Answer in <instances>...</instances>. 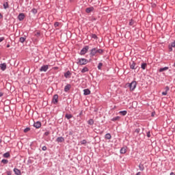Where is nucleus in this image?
<instances>
[{"label": "nucleus", "instance_id": "nucleus-34", "mask_svg": "<svg viewBox=\"0 0 175 175\" xmlns=\"http://www.w3.org/2000/svg\"><path fill=\"white\" fill-rule=\"evenodd\" d=\"M31 13H33V14H36V13H38V10H36V8H33L31 10Z\"/></svg>", "mask_w": 175, "mask_h": 175}, {"label": "nucleus", "instance_id": "nucleus-48", "mask_svg": "<svg viewBox=\"0 0 175 175\" xmlns=\"http://www.w3.org/2000/svg\"><path fill=\"white\" fill-rule=\"evenodd\" d=\"M162 95H163L164 96H166V95H167V92H165H165H162Z\"/></svg>", "mask_w": 175, "mask_h": 175}, {"label": "nucleus", "instance_id": "nucleus-11", "mask_svg": "<svg viewBox=\"0 0 175 175\" xmlns=\"http://www.w3.org/2000/svg\"><path fill=\"white\" fill-rule=\"evenodd\" d=\"M70 88H72V85L70 84H67L65 87H64V92H68Z\"/></svg>", "mask_w": 175, "mask_h": 175}, {"label": "nucleus", "instance_id": "nucleus-51", "mask_svg": "<svg viewBox=\"0 0 175 175\" xmlns=\"http://www.w3.org/2000/svg\"><path fill=\"white\" fill-rule=\"evenodd\" d=\"M151 116H152V117H154V116H155V112L154 111L152 112Z\"/></svg>", "mask_w": 175, "mask_h": 175}, {"label": "nucleus", "instance_id": "nucleus-27", "mask_svg": "<svg viewBox=\"0 0 175 175\" xmlns=\"http://www.w3.org/2000/svg\"><path fill=\"white\" fill-rule=\"evenodd\" d=\"M3 6L4 9H8V8H9V3H8V2L4 3L3 4Z\"/></svg>", "mask_w": 175, "mask_h": 175}, {"label": "nucleus", "instance_id": "nucleus-42", "mask_svg": "<svg viewBox=\"0 0 175 175\" xmlns=\"http://www.w3.org/2000/svg\"><path fill=\"white\" fill-rule=\"evenodd\" d=\"M42 151H46L47 150V146H42Z\"/></svg>", "mask_w": 175, "mask_h": 175}, {"label": "nucleus", "instance_id": "nucleus-58", "mask_svg": "<svg viewBox=\"0 0 175 175\" xmlns=\"http://www.w3.org/2000/svg\"><path fill=\"white\" fill-rule=\"evenodd\" d=\"M0 143H2V139H0Z\"/></svg>", "mask_w": 175, "mask_h": 175}, {"label": "nucleus", "instance_id": "nucleus-35", "mask_svg": "<svg viewBox=\"0 0 175 175\" xmlns=\"http://www.w3.org/2000/svg\"><path fill=\"white\" fill-rule=\"evenodd\" d=\"M31 163H33V160L29 159L27 160V165H31Z\"/></svg>", "mask_w": 175, "mask_h": 175}, {"label": "nucleus", "instance_id": "nucleus-33", "mask_svg": "<svg viewBox=\"0 0 175 175\" xmlns=\"http://www.w3.org/2000/svg\"><path fill=\"white\" fill-rule=\"evenodd\" d=\"M29 131H31V129L29 127H26L24 130L23 132L25 133H27V132H29Z\"/></svg>", "mask_w": 175, "mask_h": 175}, {"label": "nucleus", "instance_id": "nucleus-18", "mask_svg": "<svg viewBox=\"0 0 175 175\" xmlns=\"http://www.w3.org/2000/svg\"><path fill=\"white\" fill-rule=\"evenodd\" d=\"M120 152V154H126V147L121 148Z\"/></svg>", "mask_w": 175, "mask_h": 175}, {"label": "nucleus", "instance_id": "nucleus-54", "mask_svg": "<svg viewBox=\"0 0 175 175\" xmlns=\"http://www.w3.org/2000/svg\"><path fill=\"white\" fill-rule=\"evenodd\" d=\"M135 175H142V173L140 172H139Z\"/></svg>", "mask_w": 175, "mask_h": 175}, {"label": "nucleus", "instance_id": "nucleus-24", "mask_svg": "<svg viewBox=\"0 0 175 175\" xmlns=\"http://www.w3.org/2000/svg\"><path fill=\"white\" fill-rule=\"evenodd\" d=\"M102 66H103V63L102 62L98 63V65L97 66L98 70H102Z\"/></svg>", "mask_w": 175, "mask_h": 175}, {"label": "nucleus", "instance_id": "nucleus-7", "mask_svg": "<svg viewBox=\"0 0 175 175\" xmlns=\"http://www.w3.org/2000/svg\"><path fill=\"white\" fill-rule=\"evenodd\" d=\"M33 126L34 128H36V129H39V128L42 126V122H40V121H37L34 122Z\"/></svg>", "mask_w": 175, "mask_h": 175}, {"label": "nucleus", "instance_id": "nucleus-31", "mask_svg": "<svg viewBox=\"0 0 175 175\" xmlns=\"http://www.w3.org/2000/svg\"><path fill=\"white\" fill-rule=\"evenodd\" d=\"M9 163V161L8 159H2L1 160V163H4V165H6V163Z\"/></svg>", "mask_w": 175, "mask_h": 175}, {"label": "nucleus", "instance_id": "nucleus-2", "mask_svg": "<svg viewBox=\"0 0 175 175\" xmlns=\"http://www.w3.org/2000/svg\"><path fill=\"white\" fill-rule=\"evenodd\" d=\"M137 85V82L136 81H133L131 83H127L126 87H129L130 91H135Z\"/></svg>", "mask_w": 175, "mask_h": 175}, {"label": "nucleus", "instance_id": "nucleus-30", "mask_svg": "<svg viewBox=\"0 0 175 175\" xmlns=\"http://www.w3.org/2000/svg\"><path fill=\"white\" fill-rule=\"evenodd\" d=\"M120 116H116L111 119V121H118L120 120Z\"/></svg>", "mask_w": 175, "mask_h": 175}, {"label": "nucleus", "instance_id": "nucleus-23", "mask_svg": "<svg viewBox=\"0 0 175 175\" xmlns=\"http://www.w3.org/2000/svg\"><path fill=\"white\" fill-rule=\"evenodd\" d=\"M139 170H141V172H143V170H144V165L140 163L138 166Z\"/></svg>", "mask_w": 175, "mask_h": 175}, {"label": "nucleus", "instance_id": "nucleus-47", "mask_svg": "<svg viewBox=\"0 0 175 175\" xmlns=\"http://www.w3.org/2000/svg\"><path fill=\"white\" fill-rule=\"evenodd\" d=\"M169 90H170V88H169V86H166V87H165V92H167V91H169Z\"/></svg>", "mask_w": 175, "mask_h": 175}, {"label": "nucleus", "instance_id": "nucleus-8", "mask_svg": "<svg viewBox=\"0 0 175 175\" xmlns=\"http://www.w3.org/2000/svg\"><path fill=\"white\" fill-rule=\"evenodd\" d=\"M52 102L54 105H57V103H58V94H55L53 96Z\"/></svg>", "mask_w": 175, "mask_h": 175}, {"label": "nucleus", "instance_id": "nucleus-5", "mask_svg": "<svg viewBox=\"0 0 175 175\" xmlns=\"http://www.w3.org/2000/svg\"><path fill=\"white\" fill-rule=\"evenodd\" d=\"M130 68L133 69V70H135V69H137V65H136V63L135 62H131L129 63Z\"/></svg>", "mask_w": 175, "mask_h": 175}, {"label": "nucleus", "instance_id": "nucleus-13", "mask_svg": "<svg viewBox=\"0 0 175 175\" xmlns=\"http://www.w3.org/2000/svg\"><path fill=\"white\" fill-rule=\"evenodd\" d=\"M90 94H91V90H90V89L83 90V95L87 96Z\"/></svg>", "mask_w": 175, "mask_h": 175}, {"label": "nucleus", "instance_id": "nucleus-53", "mask_svg": "<svg viewBox=\"0 0 175 175\" xmlns=\"http://www.w3.org/2000/svg\"><path fill=\"white\" fill-rule=\"evenodd\" d=\"M1 18H3V15H2V14L0 13V19Z\"/></svg>", "mask_w": 175, "mask_h": 175}, {"label": "nucleus", "instance_id": "nucleus-16", "mask_svg": "<svg viewBox=\"0 0 175 175\" xmlns=\"http://www.w3.org/2000/svg\"><path fill=\"white\" fill-rule=\"evenodd\" d=\"M14 173L16 175H21V171L17 168L14 169Z\"/></svg>", "mask_w": 175, "mask_h": 175}, {"label": "nucleus", "instance_id": "nucleus-39", "mask_svg": "<svg viewBox=\"0 0 175 175\" xmlns=\"http://www.w3.org/2000/svg\"><path fill=\"white\" fill-rule=\"evenodd\" d=\"M146 136H147V137H151V132L150 131H148L146 133Z\"/></svg>", "mask_w": 175, "mask_h": 175}, {"label": "nucleus", "instance_id": "nucleus-22", "mask_svg": "<svg viewBox=\"0 0 175 175\" xmlns=\"http://www.w3.org/2000/svg\"><path fill=\"white\" fill-rule=\"evenodd\" d=\"M105 139L107 140H110L111 139V135L110 133H107L105 136Z\"/></svg>", "mask_w": 175, "mask_h": 175}, {"label": "nucleus", "instance_id": "nucleus-10", "mask_svg": "<svg viewBox=\"0 0 175 175\" xmlns=\"http://www.w3.org/2000/svg\"><path fill=\"white\" fill-rule=\"evenodd\" d=\"M72 76V72H70L69 70H68L66 72L64 73V77L66 79H70Z\"/></svg>", "mask_w": 175, "mask_h": 175}, {"label": "nucleus", "instance_id": "nucleus-40", "mask_svg": "<svg viewBox=\"0 0 175 175\" xmlns=\"http://www.w3.org/2000/svg\"><path fill=\"white\" fill-rule=\"evenodd\" d=\"M54 27H55V28H57V27H59V23L58 22H55L54 23Z\"/></svg>", "mask_w": 175, "mask_h": 175}, {"label": "nucleus", "instance_id": "nucleus-21", "mask_svg": "<svg viewBox=\"0 0 175 175\" xmlns=\"http://www.w3.org/2000/svg\"><path fill=\"white\" fill-rule=\"evenodd\" d=\"M65 118L68 120H70V118H73V115L72 114H68V113H66L65 115Z\"/></svg>", "mask_w": 175, "mask_h": 175}, {"label": "nucleus", "instance_id": "nucleus-1", "mask_svg": "<svg viewBox=\"0 0 175 175\" xmlns=\"http://www.w3.org/2000/svg\"><path fill=\"white\" fill-rule=\"evenodd\" d=\"M103 49H98V48H92L90 50V57H95L96 54H100L102 55L103 54Z\"/></svg>", "mask_w": 175, "mask_h": 175}, {"label": "nucleus", "instance_id": "nucleus-56", "mask_svg": "<svg viewBox=\"0 0 175 175\" xmlns=\"http://www.w3.org/2000/svg\"><path fill=\"white\" fill-rule=\"evenodd\" d=\"M8 48H9V47H10V44H7V46H6Z\"/></svg>", "mask_w": 175, "mask_h": 175}, {"label": "nucleus", "instance_id": "nucleus-57", "mask_svg": "<svg viewBox=\"0 0 175 175\" xmlns=\"http://www.w3.org/2000/svg\"><path fill=\"white\" fill-rule=\"evenodd\" d=\"M96 20V18H93V21H95Z\"/></svg>", "mask_w": 175, "mask_h": 175}, {"label": "nucleus", "instance_id": "nucleus-26", "mask_svg": "<svg viewBox=\"0 0 175 175\" xmlns=\"http://www.w3.org/2000/svg\"><path fill=\"white\" fill-rule=\"evenodd\" d=\"M94 119H90L88 121V125H94Z\"/></svg>", "mask_w": 175, "mask_h": 175}, {"label": "nucleus", "instance_id": "nucleus-25", "mask_svg": "<svg viewBox=\"0 0 175 175\" xmlns=\"http://www.w3.org/2000/svg\"><path fill=\"white\" fill-rule=\"evenodd\" d=\"M90 70L87 67H84L81 70V73H85V72H88Z\"/></svg>", "mask_w": 175, "mask_h": 175}, {"label": "nucleus", "instance_id": "nucleus-59", "mask_svg": "<svg viewBox=\"0 0 175 175\" xmlns=\"http://www.w3.org/2000/svg\"><path fill=\"white\" fill-rule=\"evenodd\" d=\"M173 66H174V68H175V62H174V64Z\"/></svg>", "mask_w": 175, "mask_h": 175}, {"label": "nucleus", "instance_id": "nucleus-45", "mask_svg": "<svg viewBox=\"0 0 175 175\" xmlns=\"http://www.w3.org/2000/svg\"><path fill=\"white\" fill-rule=\"evenodd\" d=\"M81 116H83V111H81L77 117H81Z\"/></svg>", "mask_w": 175, "mask_h": 175}, {"label": "nucleus", "instance_id": "nucleus-32", "mask_svg": "<svg viewBox=\"0 0 175 175\" xmlns=\"http://www.w3.org/2000/svg\"><path fill=\"white\" fill-rule=\"evenodd\" d=\"M133 24H135V21H133V19H131L129 21V25L132 27V25H133Z\"/></svg>", "mask_w": 175, "mask_h": 175}, {"label": "nucleus", "instance_id": "nucleus-43", "mask_svg": "<svg viewBox=\"0 0 175 175\" xmlns=\"http://www.w3.org/2000/svg\"><path fill=\"white\" fill-rule=\"evenodd\" d=\"M135 132V133H140V129H136Z\"/></svg>", "mask_w": 175, "mask_h": 175}, {"label": "nucleus", "instance_id": "nucleus-44", "mask_svg": "<svg viewBox=\"0 0 175 175\" xmlns=\"http://www.w3.org/2000/svg\"><path fill=\"white\" fill-rule=\"evenodd\" d=\"M5 40V37H1L0 38V43L3 42Z\"/></svg>", "mask_w": 175, "mask_h": 175}, {"label": "nucleus", "instance_id": "nucleus-15", "mask_svg": "<svg viewBox=\"0 0 175 175\" xmlns=\"http://www.w3.org/2000/svg\"><path fill=\"white\" fill-rule=\"evenodd\" d=\"M25 40H27V36H24L23 37H21L19 38L20 43H24V42H25Z\"/></svg>", "mask_w": 175, "mask_h": 175}, {"label": "nucleus", "instance_id": "nucleus-50", "mask_svg": "<svg viewBox=\"0 0 175 175\" xmlns=\"http://www.w3.org/2000/svg\"><path fill=\"white\" fill-rule=\"evenodd\" d=\"M36 36H40V32H37L36 33Z\"/></svg>", "mask_w": 175, "mask_h": 175}, {"label": "nucleus", "instance_id": "nucleus-19", "mask_svg": "<svg viewBox=\"0 0 175 175\" xmlns=\"http://www.w3.org/2000/svg\"><path fill=\"white\" fill-rule=\"evenodd\" d=\"M141 68L143 70H146V68H147V64L146 63H142Z\"/></svg>", "mask_w": 175, "mask_h": 175}, {"label": "nucleus", "instance_id": "nucleus-3", "mask_svg": "<svg viewBox=\"0 0 175 175\" xmlns=\"http://www.w3.org/2000/svg\"><path fill=\"white\" fill-rule=\"evenodd\" d=\"M77 64H78V65H87V64H88V59H85V58H78L77 59Z\"/></svg>", "mask_w": 175, "mask_h": 175}, {"label": "nucleus", "instance_id": "nucleus-4", "mask_svg": "<svg viewBox=\"0 0 175 175\" xmlns=\"http://www.w3.org/2000/svg\"><path fill=\"white\" fill-rule=\"evenodd\" d=\"M88 50H90L89 46H85L80 51L79 54L80 55H85V54H87L88 52Z\"/></svg>", "mask_w": 175, "mask_h": 175}, {"label": "nucleus", "instance_id": "nucleus-55", "mask_svg": "<svg viewBox=\"0 0 175 175\" xmlns=\"http://www.w3.org/2000/svg\"><path fill=\"white\" fill-rule=\"evenodd\" d=\"M170 175H175L174 172H171Z\"/></svg>", "mask_w": 175, "mask_h": 175}, {"label": "nucleus", "instance_id": "nucleus-28", "mask_svg": "<svg viewBox=\"0 0 175 175\" xmlns=\"http://www.w3.org/2000/svg\"><path fill=\"white\" fill-rule=\"evenodd\" d=\"M3 157H4V158H9L10 157V153H9V152H7L3 154Z\"/></svg>", "mask_w": 175, "mask_h": 175}, {"label": "nucleus", "instance_id": "nucleus-12", "mask_svg": "<svg viewBox=\"0 0 175 175\" xmlns=\"http://www.w3.org/2000/svg\"><path fill=\"white\" fill-rule=\"evenodd\" d=\"M56 142H57V143H62L65 142V138H64V137H58L56 139Z\"/></svg>", "mask_w": 175, "mask_h": 175}, {"label": "nucleus", "instance_id": "nucleus-38", "mask_svg": "<svg viewBox=\"0 0 175 175\" xmlns=\"http://www.w3.org/2000/svg\"><path fill=\"white\" fill-rule=\"evenodd\" d=\"M81 144H82V145L87 144V140L83 139V140L81 141Z\"/></svg>", "mask_w": 175, "mask_h": 175}, {"label": "nucleus", "instance_id": "nucleus-52", "mask_svg": "<svg viewBox=\"0 0 175 175\" xmlns=\"http://www.w3.org/2000/svg\"><path fill=\"white\" fill-rule=\"evenodd\" d=\"M3 96V93L0 92V98Z\"/></svg>", "mask_w": 175, "mask_h": 175}, {"label": "nucleus", "instance_id": "nucleus-36", "mask_svg": "<svg viewBox=\"0 0 175 175\" xmlns=\"http://www.w3.org/2000/svg\"><path fill=\"white\" fill-rule=\"evenodd\" d=\"M49 135H50V131H46L44 133L43 136H44H44H49Z\"/></svg>", "mask_w": 175, "mask_h": 175}, {"label": "nucleus", "instance_id": "nucleus-41", "mask_svg": "<svg viewBox=\"0 0 175 175\" xmlns=\"http://www.w3.org/2000/svg\"><path fill=\"white\" fill-rule=\"evenodd\" d=\"M169 51H173V46L172 45L168 46Z\"/></svg>", "mask_w": 175, "mask_h": 175}, {"label": "nucleus", "instance_id": "nucleus-46", "mask_svg": "<svg viewBox=\"0 0 175 175\" xmlns=\"http://www.w3.org/2000/svg\"><path fill=\"white\" fill-rule=\"evenodd\" d=\"M171 46L172 47H175V41H174L173 42L171 43Z\"/></svg>", "mask_w": 175, "mask_h": 175}, {"label": "nucleus", "instance_id": "nucleus-6", "mask_svg": "<svg viewBox=\"0 0 175 175\" xmlns=\"http://www.w3.org/2000/svg\"><path fill=\"white\" fill-rule=\"evenodd\" d=\"M49 70V65H43L40 68V72H47Z\"/></svg>", "mask_w": 175, "mask_h": 175}, {"label": "nucleus", "instance_id": "nucleus-37", "mask_svg": "<svg viewBox=\"0 0 175 175\" xmlns=\"http://www.w3.org/2000/svg\"><path fill=\"white\" fill-rule=\"evenodd\" d=\"M91 37L92 38V39H98V36H96V34H92Z\"/></svg>", "mask_w": 175, "mask_h": 175}, {"label": "nucleus", "instance_id": "nucleus-29", "mask_svg": "<svg viewBox=\"0 0 175 175\" xmlns=\"http://www.w3.org/2000/svg\"><path fill=\"white\" fill-rule=\"evenodd\" d=\"M169 67H164L159 69V72H165V70H167Z\"/></svg>", "mask_w": 175, "mask_h": 175}, {"label": "nucleus", "instance_id": "nucleus-17", "mask_svg": "<svg viewBox=\"0 0 175 175\" xmlns=\"http://www.w3.org/2000/svg\"><path fill=\"white\" fill-rule=\"evenodd\" d=\"M85 12L86 13H91V12H94V7H90L86 8Z\"/></svg>", "mask_w": 175, "mask_h": 175}, {"label": "nucleus", "instance_id": "nucleus-20", "mask_svg": "<svg viewBox=\"0 0 175 175\" xmlns=\"http://www.w3.org/2000/svg\"><path fill=\"white\" fill-rule=\"evenodd\" d=\"M127 113L128 111L126 110L119 111V114H120L121 116H126Z\"/></svg>", "mask_w": 175, "mask_h": 175}, {"label": "nucleus", "instance_id": "nucleus-9", "mask_svg": "<svg viewBox=\"0 0 175 175\" xmlns=\"http://www.w3.org/2000/svg\"><path fill=\"white\" fill-rule=\"evenodd\" d=\"M24 18H25V14H24V13H20L18 16V20H19V21H23Z\"/></svg>", "mask_w": 175, "mask_h": 175}, {"label": "nucleus", "instance_id": "nucleus-14", "mask_svg": "<svg viewBox=\"0 0 175 175\" xmlns=\"http://www.w3.org/2000/svg\"><path fill=\"white\" fill-rule=\"evenodd\" d=\"M0 68H1L3 71L6 70V63L1 64H0Z\"/></svg>", "mask_w": 175, "mask_h": 175}, {"label": "nucleus", "instance_id": "nucleus-49", "mask_svg": "<svg viewBox=\"0 0 175 175\" xmlns=\"http://www.w3.org/2000/svg\"><path fill=\"white\" fill-rule=\"evenodd\" d=\"M7 175H12V171L7 172Z\"/></svg>", "mask_w": 175, "mask_h": 175}]
</instances>
